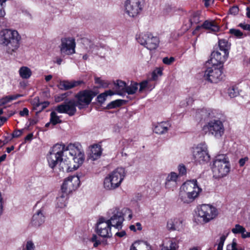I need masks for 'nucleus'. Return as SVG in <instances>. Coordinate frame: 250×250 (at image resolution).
Masks as SVG:
<instances>
[{"mask_svg":"<svg viewBox=\"0 0 250 250\" xmlns=\"http://www.w3.org/2000/svg\"><path fill=\"white\" fill-rule=\"evenodd\" d=\"M75 46V41L73 38L62 39L60 47L61 53L63 55H70L74 54Z\"/></svg>","mask_w":250,"mask_h":250,"instance_id":"obj_16","label":"nucleus"},{"mask_svg":"<svg viewBox=\"0 0 250 250\" xmlns=\"http://www.w3.org/2000/svg\"><path fill=\"white\" fill-rule=\"evenodd\" d=\"M203 28L209 30L210 32L215 33L219 30V26L213 21L207 20L202 24Z\"/></svg>","mask_w":250,"mask_h":250,"instance_id":"obj_24","label":"nucleus"},{"mask_svg":"<svg viewBox=\"0 0 250 250\" xmlns=\"http://www.w3.org/2000/svg\"><path fill=\"white\" fill-rule=\"evenodd\" d=\"M211 168L213 175L216 178H221L226 176L230 169L229 158L225 154L218 155L213 161Z\"/></svg>","mask_w":250,"mask_h":250,"instance_id":"obj_3","label":"nucleus"},{"mask_svg":"<svg viewBox=\"0 0 250 250\" xmlns=\"http://www.w3.org/2000/svg\"><path fill=\"white\" fill-rule=\"evenodd\" d=\"M8 96L9 97L10 101L11 102L12 100L17 99L18 98L22 96V95H21V94H16V95H9Z\"/></svg>","mask_w":250,"mask_h":250,"instance_id":"obj_55","label":"nucleus"},{"mask_svg":"<svg viewBox=\"0 0 250 250\" xmlns=\"http://www.w3.org/2000/svg\"><path fill=\"white\" fill-rule=\"evenodd\" d=\"M229 54L225 52H220L219 51H214L211 54L210 60L213 65H217L223 63L227 60Z\"/></svg>","mask_w":250,"mask_h":250,"instance_id":"obj_18","label":"nucleus"},{"mask_svg":"<svg viewBox=\"0 0 250 250\" xmlns=\"http://www.w3.org/2000/svg\"><path fill=\"white\" fill-rule=\"evenodd\" d=\"M193 156L195 161L200 164L205 163L209 161L210 156L205 143H201L193 148Z\"/></svg>","mask_w":250,"mask_h":250,"instance_id":"obj_10","label":"nucleus"},{"mask_svg":"<svg viewBox=\"0 0 250 250\" xmlns=\"http://www.w3.org/2000/svg\"><path fill=\"white\" fill-rule=\"evenodd\" d=\"M77 104L74 99H66L65 102L58 105L56 110L60 113L67 114L70 116L74 115L77 111Z\"/></svg>","mask_w":250,"mask_h":250,"instance_id":"obj_14","label":"nucleus"},{"mask_svg":"<svg viewBox=\"0 0 250 250\" xmlns=\"http://www.w3.org/2000/svg\"><path fill=\"white\" fill-rule=\"evenodd\" d=\"M170 127L168 122L158 123L154 128V132L156 134H163L167 132Z\"/></svg>","mask_w":250,"mask_h":250,"instance_id":"obj_23","label":"nucleus"},{"mask_svg":"<svg viewBox=\"0 0 250 250\" xmlns=\"http://www.w3.org/2000/svg\"><path fill=\"white\" fill-rule=\"evenodd\" d=\"M26 250H35V246L33 242L28 241L26 244Z\"/></svg>","mask_w":250,"mask_h":250,"instance_id":"obj_49","label":"nucleus"},{"mask_svg":"<svg viewBox=\"0 0 250 250\" xmlns=\"http://www.w3.org/2000/svg\"><path fill=\"white\" fill-rule=\"evenodd\" d=\"M108 214L110 216L109 219L106 220L110 227H113L118 229L122 227L124 218L119 208H113L108 211Z\"/></svg>","mask_w":250,"mask_h":250,"instance_id":"obj_11","label":"nucleus"},{"mask_svg":"<svg viewBox=\"0 0 250 250\" xmlns=\"http://www.w3.org/2000/svg\"><path fill=\"white\" fill-rule=\"evenodd\" d=\"M23 132V129H18L15 130L12 134V138H17L20 137Z\"/></svg>","mask_w":250,"mask_h":250,"instance_id":"obj_50","label":"nucleus"},{"mask_svg":"<svg viewBox=\"0 0 250 250\" xmlns=\"http://www.w3.org/2000/svg\"><path fill=\"white\" fill-rule=\"evenodd\" d=\"M183 185L194 200L199 196L202 191V188L198 186L196 180L188 181L184 183Z\"/></svg>","mask_w":250,"mask_h":250,"instance_id":"obj_17","label":"nucleus"},{"mask_svg":"<svg viewBox=\"0 0 250 250\" xmlns=\"http://www.w3.org/2000/svg\"><path fill=\"white\" fill-rule=\"evenodd\" d=\"M231 231L234 234H241L246 232V229L239 224H236L234 228L232 229Z\"/></svg>","mask_w":250,"mask_h":250,"instance_id":"obj_38","label":"nucleus"},{"mask_svg":"<svg viewBox=\"0 0 250 250\" xmlns=\"http://www.w3.org/2000/svg\"><path fill=\"white\" fill-rule=\"evenodd\" d=\"M239 12V8L237 6H233L229 9V12L231 14L236 15Z\"/></svg>","mask_w":250,"mask_h":250,"instance_id":"obj_51","label":"nucleus"},{"mask_svg":"<svg viewBox=\"0 0 250 250\" xmlns=\"http://www.w3.org/2000/svg\"><path fill=\"white\" fill-rule=\"evenodd\" d=\"M182 227V222L178 218L171 219L167 223V228L169 230H180Z\"/></svg>","mask_w":250,"mask_h":250,"instance_id":"obj_22","label":"nucleus"},{"mask_svg":"<svg viewBox=\"0 0 250 250\" xmlns=\"http://www.w3.org/2000/svg\"><path fill=\"white\" fill-rule=\"evenodd\" d=\"M96 232L102 237L110 238L112 236L111 227L104 217L100 218L97 223Z\"/></svg>","mask_w":250,"mask_h":250,"instance_id":"obj_15","label":"nucleus"},{"mask_svg":"<svg viewBox=\"0 0 250 250\" xmlns=\"http://www.w3.org/2000/svg\"><path fill=\"white\" fill-rule=\"evenodd\" d=\"M139 244V243L137 242H134L130 247V250H137L136 245Z\"/></svg>","mask_w":250,"mask_h":250,"instance_id":"obj_61","label":"nucleus"},{"mask_svg":"<svg viewBox=\"0 0 250 250\" xmlns=\"http://www.w3.org/2000/svg\"><path fill=\"white\" fill-rule=\"evenodd\" d=\"M116 86L117 94L120 95H122L124 92L126 90V83L125 82L117 80L115 83Z\"/></svg>","mask_w":250,"mask_h":250,"instance_id":"obj_31","label":"nucleus"},{"mask_svg":"<svg viewBox=\"0 0 250 250\" xmlns=\"http://www.w3.org/2000/svg\"><path fill=\"white\" fill-rule=\"evenodd\" d=\"M21 39L16 30L5 29L0 31V45L4 47L8 54H12L18 50Z\"/></svg>","mask_w":250,"mask_h":250,"instance_id":"obj_2","label":"nucleus"},{"mask_svg":"<svg viewBox=\"0 0 250 250\" xmlns=\"http://www.w3.org/2000/svg\"><path fill=\"white\" fill-rule=\"evenodd\" d=\"M227 250H243V249L242 248L237 249V243L235 240L233 239L232 243L227 246Z\"/></svg>","mask_w":250,"mask_h":250,"instance_id":"obj_44","label":"nucleus"},{"mask_svg":"<svg viewBox=\"0 0 250 250\" xmlns=\"http://www.w3.org/2000/svg\"><path fill=\"white\" fill-rule=\"evenodd\" d=\"M125 174L124 168H117L104 179V188L107 190H113L118 188L124 179Z\"/></svg>","mask_w":250,"mask_h":250,"instance_id":"obj_4","label":"nucleus"},{"mask_svg":"<svg viewBox=\"0 0 250 250\" xmlns=\"http://www.w3.org/2000/svg\"><path fill=\"white\" fill-rule=\"evenodd\" d=\"M204 78L210 83H217L223 78L222 69L215 65L208 68L205 71Z\"/></svg>","mask_w":250,"mask_h":250,"instance_id":"obj_12","label":"nucleus"},{"mask_svg":"<svg viewBox=\"0 0 250 250\" xmlns=\"http://www.w3.org/2000/svg\"><path fill=\"white\" fill-rule=\"evenodd\" d=\"M96 95V93L90 90H84L79 92L75 96L77 106L79 109L86 108Z\"/></svg>","mask_w":250,"mask_h":250,"instance_id":"obj_6","label":"nucleus"},{"mask_svg":"<svg viewBox=\"0 0 250 250\" xmlns=\"http://www.w3.org/2000/svg\"><path fill=\"white\" fill-rule=\"evenodd\" d=\"M178 170L179 174L181 175H183L186 174L187 170L185 166L183 165H180L178 167Z\"/></svg>","mask_w":250,"mask_h":250,"instance_id":"obj_48","label":"nucleus"},{"mask_svg":"<svg viewBox=\"0 0 250 250\" xmlns=\"http://www.w3.org/2000/svg\"><path fill=\"white\" fill-rule=\"evenodd\" d=\"M7 119L4 117H0V126L2 125L4 123L7 121Z\"/></svg>","mask_w":250,"mask_h":250,"instance_id":"obj_62","label":"nucleus"},{"mask_svg":"<svg viewBox=\"0 0 250 250\" xmlns=\"http://www.w3.org/2000/svg\"><path fill=\"white\" fill-rule=\"evenodd\" d=\"M125 13L134 18L140 14L144 7L143 0H126L124 4Z\"/></svg>","mask_w":250,"mask_h":250,"instance_id":"obj_7","label":"nucleus"},{"mask_svg":"<svg viewBox=\"0 0 250 250\" xmlns=\"http://www.w3.org/2000/svg\"><path fill=\"white\" fill-rule=\"evenodd\" d=\"M68 194L65 192L62 193L58 197H57L56 206L58 208H63L65 207L67 204Z\"/></svg>","mask_w":250,"mask_h":250,"instance_id":"obj_26","label":"nucleus"},{"mask_svg":"<svg viewBox=\"0 0 250 250\" xmlns=\"http://www.w3.org/2000/svg\"><path fill=\"white\" fill-rule=\"evenodd\" d=\"M47 158L51 168L58 164L61 170L69 172L77 169L83 163L84 154L76 144H70L66 146L57 144L52 147Z\"/></svg>","mask_w":250,"mask_h":250,"instance_id":"obj_1","label":"nucleus"},{"mask_svg":"<svg viewBox=\"0 0 250 250\" xmlns=\"http://www.w3.org/2000/svg\"><path fill=\"white\" fill-rule=\"evenodd\" d=\"M218 214L217 209L209 204H203L198 208V216L202 218L204 223H208Z\"/></svg>","mask_w":250,"mask_h":250,"instance_id":"obj_8","label":"nucleus"},{"mask_svg":"<svg viewBox=\"0 0 250 250\" xmlns=\"http://www.w3.org/2000/svg\"><path fill=\"white\" fill-rule=\"evenodd\" d=\"M80 184V178L78 175L68 177L63 182L61 190L62 192L69 193L76 189Z\"/></svg>","mask_w":250,"mask_h":250,"instance_id":"obj_13","label":"nucleus"},{"mask_svg":"<svg viewBox=\"0 0 250 250\" xmlns=\"http://www.w3.org/2000/svg\"><path fill=\"white\" fill-rule=\"evenodd\" d=\"M147 85V81H145L140 83V89L139 91H142L143 89H144L146 87Z\"/></svg>","mask_w":250,"mask_h":250,"instance_id":"obj_54","label":"nucleus"},{"mask_svg":"<svg viewBox=\"0 0 250 250\" xmlns=\"http://www.w3.org/2000/svg\"><path fill=\"white\" fill-rule=\"evenodd\" d=\"M83 83L82 81H69L66 80L60 81L57 87L62 90H67L77 86Z\"/></svg>","mask_w":250,"mask_h":250,"instance_id":"obj_19","label":"nucleus"},{"mask_svg":"<svg viewBox=\"0 0 250 250\" xmlns=\"http://www.w3.org/2000/svg\"><path fill=\"white\" fill-rule=\"evenodd\" d=\"M82 43L86 49H88V51L91 52L99 49L98 44H95L90 40L86 38L82 39Z\"/></svg>","mask_w":250,"mask_h":250,"instance_id":"obj_29","label":"nucleus"},{"mask_svg":"<svg viewBox=\"0 0 250 250\" xmlns=\"http://www.w3.org/2000/svg\"><path fill=\"white\" fill-rule=\"evenodd\" d=\"M246 10H247V13H246L247 16L248 18L250 19V8L247 7L246 9Z\"/></svg>","mask_w":250,"mask_h":250,"instance_id":"obj_64","label":"nucleus"},{"mask_svg":"<svg viewBox=\"0 0 250 250\" xmlns=\"http://www.w3.org/2000/svg\"><path fill=\"white\" fill-rule=\"evenodd\" d=\"M228 93L230 98L236 97L239 94V91L237 87L232 86L228 89Z\"/></svg>","mask_w":250,"mask_h":250,"instance_id":"obj_40","label":"nucleus"},{"mask_svg":"<svg viewBox=\"0 0 250 250\" xmlns=\"http://www.w3.org/2000/svg\"><path fill=\"white\" fill-rule=\"evenodd\" d=\"M202 130L205 134L212 135L216 139H220L224 134L225 127L222 121L214 119L204 125Z\"/></svg>","mask_w":250,"mask_h":250,"instance_id":"obj_5","label":"nucleus"},{"mask_svg":"<svg viewBox=\"0 0 250 250\" xmlns=\"http://www.w3.org/2000/svg\"><path fill=\"white\" fill-rule=\"evenodd\" d=\"M248 158L247 157H245L244 158H241L239 161V164L240 167H243L247 161H248Z\"/></svg>","mask_w":250,"mask_h":250,"instance_id":"obj_56","label":"nucleus"},{"mask_svg":"<svg viewBox=\"0 0 250 250\" xmlns=\"http://www.w3.org/2000/svg\"><path fill=\"white\" fill-rule=\"evenodd\" d=\"M102 154V148L100 146L98 145H93L91 149L89 154V158L94 161L98 159Z\"/></svg>","mask_w":250,"mask_h":250,"instance_id":"obj_25","label":"nucleus"},{"mask_svg":"<svg viewBox=\"0 0 250 250\" xmlns=\"http://www.w3.org/2000/svg\"><path fill=\"white\" fill-rule=\"evenodd\" d=\"M218 45L219 49L221 52H225V53H227V54H229V49L230 45L227 40L225 39L219 40L218 42Z\"/></svg>","mask_w":250,"mask_h":250,"instance_id":"obj_34","label":"nucleus"},{"mask_svg":"<svg viewBox=\"0 0 250 250\" xmlns=\"http://www.w3.org/2000/svg\"><path fill=\"white\" fill-rule=\"evenodd\" d=\"M228 234L229 232L226 235L223 234L221 236L220 238L219 242L218 244L217 250H223V245Z\"/></svg>","mask_w":250,"mask_h":250,"instance_id":"obj_42","label":"nucleus"},{"mask_svg":"<svg viewBox=\"0 0 250 250\" xmlns=\"http://www.w3.org/2000/svg\"><path fill=\"white\" fill-rule=\"evenodd\" d=\"M229 32L231 35L239 38H242L243 35V33L239 29L232 28L229 30Z\"/></svg>","mask_w":250,"mask_h":250,"instance_id":"obj_43","label":"nucleus"},{"mask_svg":"<svg viewBox=\"0 0 250 250\" xmlns=\"http://www.w3.org/2000/svg\"><path fill=\"white\" fill-rule=\"evenodd\" d=\"M179 246L174 238L168 240L167 245H162L161 250H177Z\"/></svg>","mask_w":250,"mask_h":250,"instance_id":"obj_28","label":"nucleus"},{"mask_svg":"<svg viewBox=\"0 0 250 250\" xmlns=\"http://www.w3.org/2000/svg\"><path fill=\"white\" fill-rule=\"evenodd\" d=\"M137 40L141 45L150 50L156 49L159 43L158 38L153 36L150 33H142L137 38Z\"/></svg>","mask_w":250,"mask_h":250,"instance_id":"obj_9","label":"nucleus"},{"mask_svg":"<svg viewBox=\"0 0 250 250\" xmlns=\"http://www.w3.org/2000/svg\"><path fill=\"white\" fill-rule=\"evenodd\" d=\"M241 234L242 238L243 239L250 237V232L247 231L246 230L245 232H242Z\"/></svg>","mask_w":250,"mask_h":250,"instance_id":"obj_57","label":"nucleus"},{"mask_svg":"<svg viewBox=\"0 0 250 250\" xmlns=\"http://www.w3.org/2000/svg\"><path fill=\"white\" fill-rule=\"evenodd\" d=\"M33 102V104L35 108L36 109L38 110L39 112H41L45 109L49 104V103L48 102L40 103L38 97L34 98Z\"/></svg>","mask_w":250,"mask_h":250,"instance_id":"obj_30","label":"nucleus"},{"mask_svg":"<svg viewBox=\"0 0 250 250\" xmlns=\"http://www.w3.org/2000/svg\"><path fill=\"white\" fill-rule=\"evenodd\" d=\"M68 96V93L66 92L61 94L60 96H57L55 98V101L56 102H60L63 101L65 98Z\"/></svg>","mask_w":250,"mask_h":250,"instance_id":"obj_46","label":"nucleus"},{"mask_svg":"<svg viewBox=\"0 0 250 250\" xmlns=\"http://www.w3.org/2000/svg\"><path fill=\"white\" fill-rule=\"evenodd\" d=\"M179 198L182 202L186 204L190 203L194 200L189 192L187 191L186 188L183 185L180 189Z\"/></svg>","mask_w":250,"mask_h":250,"instance_id":"obj_21","label":"nucleus"},{"mask_svg":"<svg viewBox=\"0 0 250 250\" xmlns=\"http://www.w3.org/2000/svg\"><path fill=\"white\" fill-rule=\"evenodd\" d=\"M239 26L244 30L250 31V24L241 23L239 24Z\"/></svg>","mask_w":250,"mask_h":250,"instance_id":"obj_52","label":"nucleus"},{"mask_svg":"<svg viewBox=\"0 0 250 250\" xmlns=\"http://www.w3.org/2000/svg\"><path fill=\"white\" fill-rule=\"evenodd\" d=\"M124 103L123 100H116L109 103L106 106V109H110L119 107Z\"/></svg>","mask_w":250,"mask_h":250,"instance_id":"obj_35","label":"nucleus"},{"mask_svg":"<svg viewBox=\"0 0 250 250\" xmlns=\"http://www.w3.org/2000/svg\"><path fill=\"white\" fill-rule=\"evenodd\" d=\"M115 93L111 90L105 91L104 92L100 94L97 96V101L102 104L105 102L108 96H112Z\"/></svg>","mask_w":250,"mask_h":250,"instance_id":"obj_33","label":"nucleus"},{"mask_svg":"<svg viewBox=\"0 0 250 250\" xmlns=\"http://www.w3.org/2000/svg\"><path fill=\"white\" fill-rule=\"evenodd\" d=\"M5 7L0 6V18H3L5 15Z\"/></svg>","mask_w":250,"mask_h":250,"instance_id":"obj_58","label":"nucleus"},{"mask_svg":"<svg viewBox=\"0 0 250 250\" xmlns=\"http://www.w3.org/2000/svg\"><path fill=\"white\" fill-rule=\"evenodd\" d=\"M33 134H28L25 138V141H30L33 138Z\"/></svg>","mask_w":250,"mask_h":250,"instance_id":"obj_59","label":"nucleus"},{"mask_svg":"<svg viewBox=\"0 0 250 250\" xmlns=\"http://www.w3.org/2000/svg\"><path fill=\"white\" fill-rule=\"evenodd\" d=\"M95 83L99 84L100 87L106 88L108 86L109 82L107 81L101 80L100 78L95 77Z\"/></svg>","mask_w":250,"mask_h":250,"instance_id":"obj_39","label":"nucleus"},{"mask_svg":"<svg viewBox=\"0 0 250 250\" xmlns=\"http://www.w3.org/2000/svg\"><path fill=\"white\" fill-rule=\"evenodd\" d=\"M50 123L53 125H55L58 124H60L62 121L60 119V117L57 115L55 111H52L50 113Z\"/></svg>","mask_w":250,"mask_h":250,"instance_id":"obj_36","label":"nucleus"},{"mask_svg":"<svg viewBox=\"0 0 250 250\" xmlns=\"http://www.w3.org/2000/svg\"><path fill=\"white\" fill-rule=\"evenodd\" d=\"M19 74L22 79H27L32 75L31 69L26 66H22L19 69Z\"/></svg>","mask_w":250,"mask_h":250,"instance_id":"obj_32","label":"nucleus"},{"mask_svg":"<svg viewBox=\"0 0 250 250\" xmlns=\"http://www.w3.org/2000/svg\"><path fill=\"white\" fill-rule=\"evenodd\" d=\"M45 221V216L42 209H40L35 213L32 219L31 224L36 227L41 226Z\"/></svg>","mask_w":250,"mask_h":250,"instance_id":"obj_20","label":"nucleus"},{"mask_svg":"<svg viewBox=\"0 0 250 250\" xmlns=\"http://www.w3.org/2000/svg\"><path fill=\"white\" fill-rule=\"evenodd\" d=\"M138 89L137 83H131L130 85L126 86L125 92L128 94H134Z\"/></svg>","mask_w":250,"mask_h":250,"instance_id":"obj_37","label":"nucleus"},{"mask_svg":"<svg viewBox=\"0 0 250 250\" xmlns=\"http://www.w3.org/2000/svg\"><path fill=\"white\" fill-rule=\"evenodd\" d=\"M21 116H27L29 114L28 109L25 107L22 111H20L19 113Z\"/></svg>","mask_w":250,"mask_h":250,"instance_id":"obj_53","label":"nucleus"},{"mask_svg":"<svg viewBox=\"0 0 250 250\" xmlns=\"http://www.w3.org/2000/svg\"><path fill=\"white\" fill-rule=\"evenodd\" d=\"M175 58L173 57H170V58L165 57L163 59V62L167 65H170L175 61Z\"/></svg>","mask_w":250,"mask_h":250,"instance_id":"obj_45","label":"nucleus"},{"mask_svg":"<svg viewBox=\"0 0 250 250\" xmlns=\"http://www.w3.org/2000/svg\"><path fill=\"white\" fill-rule=\"evenodd\" d=\"M10 102V101L8 96L3 97L0 99V106H3Z\"/></svg>","mask_w":250,"mask_h":250,"instance_id":"obj_47","label":"nucleus"},{"mask_svg":"<svg viewBox=\"0 0 250 250\" xmlns=\"http://www.w3.org/2000/svg\"><path fill=\"white\" fill-rule=\"evenodd\" d=\"M178 176L175 172H171L167 177L165 181V187L170 188L171 187V183L175 184Z\"/></svg>","mask_w":250,"mask_h":250,"instance_id":"obj_27","label":"nucleus"},{"mask_svg":"<svg viewBox=\"0 0 250 250\" xmlns=\"http://www.w3.org/2000/svg\"><path fill=\"white\" fill-rule=\"evenodd\" d=\"M126 234V233L125 231H122L120 232H118L116 233V235L119 236L120 237H122L124 236Z\"/></svg>","mask_w":250,"mask_h":250,"instance_id":"obj_60","label":"nucleus"},{"mask_svg":"<svg viewBox=\"0 0 250 250\" xmlns=\"http://www.w3.org/2000/svg\"><path fill=\"white\" fill-rule=\"evenodd\" d=\"M191 24L198 23L200 21V14L198 12H194L190 19Z\"/></svg>","mask_w":250,"mask_h":250,"instance_id":"obj_41","label":"nucleus"},{"mask_svg":"<svg viewBox=\"0 0 250 250\" xmlns=\"http://www.w3.org/2000/svg\"><path fill=\"white\" fill-rule=\"evenodd\" d=\"M211 0H204L205 7H208L210 5V1Z\"/></svg>","mask_w":250,"mask_h":250,"instance_id":"obj_63","label":"nucleus"}]
</instances>
